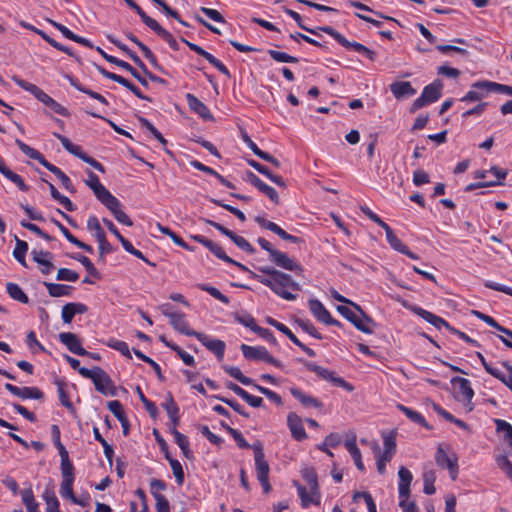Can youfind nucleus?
Segmentation results:
<instances>
[{
    "instance_id": "f3484780",
    "label": "nucleus",
    "mask_w": 512,
    "mask_h": 512,
    "mask_svg": "<svg viewBox=\"0 0 512 512\" xmlns=\"http://www.w3.org/2000/svg\"><path fill=\"white\" fill-rule=\"evenodd\" d=\"M287 425L291 432L292 437L297 441H302L307 438L302 419L294 412H290L287 416Z\"/></svg>"
},
{
    "instance_id": "f8f14e48",
    "label": "nucleus",
    "mask_w": 512,
    "mask_h": 512,
    "mask_svg": "<svg viewBox=\"0 0 512 512\" xmlns=\"http://www.w3.org/2000/svg\"><path fill=\"white\" fill-rule=\"evenodd\" d=\"M59 340L67 349L79 356L88 354V351L82 347V343L78 336L71 332H62L59 334Z\"/></svg>"
},
{
    "instance_id": "393cba45",
    "label": "nucleus",
    "mask_w": 512,
    "mask_h": 512,
    "mask_svg": "<svg viewBox=\"0 0 512 512\" xmlns=\"http://www.w3.org/2000/svg\"><path fill=\"white\" fill-rule=\"evenodd\" d=\"M451 383L457 386V393L462 397V400L470 403L474 396L471 382L466 378L454 377Z\"/></svg>"
},
{
    "instance_id": "69168bd1",
    "label": "nucleus",
    "mask_w": 512,
    "mask_h": 512,
    "mask_svg": "<svg viewBox=\"0 0 512 512\" xmlns=\"http://www.w3.org/2000/svg\"><path fill=\"white\" fill-rule=\"evenodd\" d=\"M79 278L78 273L68 268H60L57 272V280L75 282Z\"/></svg>"
},
{
    "instance_id": "6e6552de",
    "label": "nucleus",
    "mask_w": 512,
    "mask_h": 512,
    "mask_svg": "<svg viewBox=\"0 0 512 512\" xmlns=\"http://www.w3.org/2000/svg\"><path fill=\"white\" fill-rule=\"evenodd\" d=\"M266 322L275 327L277 330L285 334L295 345L300 347L308 356L314 357L316 355L315 351L306 345H304L293 333L292 331L284 324L279 321L273 319L272 317H267Z\"/></svg>"
},
{
    "instance_id": "c9c22d12",
    "label": "nucleus",
    "mask_w": 512,
    "mask_h": 512,
    "mask_svg": "<svg viewBox=\"0 0 512 512\" xmlns=\"http://www.w3.org/2000/svg\"><path fill=\"white\" fill-rule=\"evenodd\" d=\"M161 342H163L167 347L174 350L177 355L180 357V359L184 362L185 365L193 366L195 364L194 357L181 349L178 345L171 343L166 340L165 336H160Z\"/></svg>"
},
{
    "instance_id": "13d9d810",
    "label": "nucleus",
    "mask_w": 512,
    "mask_h": 512,
    "mask_svg": "<svg viewBox=\"0 0 512 512\" xmlns=\"http://www.w3.org/2000/svg\"><path fill=\"white\" fill-rule=\"evenodd\" d=\"M72 258L79 261L85 267L86 271L91 276L99 277L98 270L95 268L94 264L91 262V260L88 257L78 254V255L72 256Z\"/></svg>"
},
{
    "instance_id": "6ab92c4d",
    "label": "nucleus",
    "mask_w": 512,
    "mask_h": 512,
    "mask_svg": "<svg viewBox=\"0 0 512 512\" xmlns=\"http://www.w3.org/2000/svg\"><path fill=\"white\" fill-rule=\"evenodd\" d=\"M247 180L255 186L259 191H261L263 194H265L271 201L274 203L278 202V193L277 191L264 183L258 176H256L252 172H247Z\"/></svg>"
},
{
    "instance_id": "0e129e2a",
    "label": "nucleus",
    "mask_w": 512,
    "mask_h": 512,
    "mask_svg": "<svg viewBox=\"0 0 512 512\" xmlns=\"http://www.w3.org/2000/svg\"><path fill=\"white\" fill-rule=\"evenodd\" d=\"M253 387L256 388L261 394L265 395L269 400L274 402L276 405L282 404V399H281L280 395H278L276 392H274L266 387L260 386L256 383L253 384Z\"/></svg>"
},
{
    "instance_id": "7ed1b4c3",
    "label": "nucleus",
    "mask_w": 512,
    "mask_h": 512,
    "mask_svg": "<svg viewBox=\"0 0 512 512\" xmlns=\"http://www.w3.org/2000/svg\"><path fill=\"white\" fill-rule=\"evenodd\" d=\"M240 349L243 353V356L248 360L264 361L277 368H282L281 362L274 358L263 346H250L247 344H242Z\"/></svg>"
},
{
    "instance_id": "dca6fc26",
    "label": "nucleus",
    "mask_w": 512,
    "mask_h": 512,
    "mask_svg": "<svg viewBox=\"0 0 512 512\" xmlns=\"http://www.w3.org/2000/svg\"><path fill=\"white\" fill-rule=\"evenodd\" d=\"M410 310L413 313H415L416 315L423 318L428 323L435 326L437 329H441V327H445L446 329H448L450 331V329L452 328V326H450L449 323L447 321H445L443 318H441V317H439V316H437L419 306H410Z\"/></svg>"
},
{
    "instance_id": "58836bf2",
    "label": "nucleus",
    "mask_w": 512,
    "mask_h": 512,
    "mask_svg": "<svg viewBox=\"0 0 512 512\" xmlns=\"http://www.w3.org/2000/svg\"><path fill=\"white\" fill-rule=\"evenodd\" d=\"M222 368L227 374H229L231 377H233L234 379H236L243 385H246V386L252 385L253 386V384L255 383L251 378L243 375V373L241 372V370L238 367L229 366V365L225 364L222 366Z\"/></svg>"
},
{
    "instance_id": "39448f33",
    "label": "nucleus",
    "mask_w": 512,
    "mask_h": 512,
    "mask_svg": "<svg viewBox=\"0 0 512 512\" xmlns=\"http://www.w3.org/2000/svg\"><path fill=\"white\" fill-rule=\"evenodd\" d=\"M435 461L438 466L443 468L445 467L449 470L450 477L452 478V480L456 479L458 474V459L456 455H448L447 452L443 449V447L439 446L435 454Z\"/></svg>"
},
{
    "instance_id": "2f4dec72",
    "label": "nucleus",
    "mask_w": 512,
    "mask_h": 512,
    "mask_svg": "<svg viewBox=\"0 0 512 512\" xmlns=\"http://www.w3.org/2000/svg\"><path fill=\"white\" fill-rule=\"evenodd\" d=\"M291 394L305 407L321 408L323 404L313 396L306 395L298 388H291Z\"/></svg>"
},
{
    "instance_id": "0eeeda50",
    "label": "nucleus",
    "mask_w": 512,
    "mask_h": 512,
    "mask_svg": "<svg viewBox=\"0 0 512 512\" xmlns=\"http://www.w3.org/2000/svg\"><path fill=\"white\" fill-rule=\"evenodd\" d=\"M252 449L254 451V460H255V470L257 479L269 477V464L265 460V454L263 445L261 442L254 443L252 445Z\"/></svg>"
},
{
    "instance_id": "1a4fd4ad",
    "label": "nucleus",
    "mask_w": 512,
    "mask_h": 512,
    "mask_svg": "<svg viewBox=\"0 0 512 512\" xmlns=\"http://www.w3.org/2000/svg\"><path fill=\"white\" fill-rule=\"evenodd\" d=\"M270 261L276 266L292 272H302V266L293 258H290L286 253L276 250L270 257Z\"/></svg>"
},
{
    "instance_id": "a878e982",
    "label": "nucleus",
    "mask_w": 512,
    "mask_h": 512,
    "mask_svg": "<svg viewBox=\"0 0 512 512\" xmlns=\"http://www.w3.org/2000/svg\"><path fill=\"white\" fill-rule=\"evenodd\" d=\"M398 477H399V483H398L399 496H402V497L410 496V493H411L410 485L413 480L412 473L404 466H401L398 471Z\"/></svg>"
},
{
    "instance_id": "c03bdc74",
    "label": "nucleus",
    "mask_w": 512,
    "mask_h": 512,
    "mask_svg": "<svg viewBox=\"0 0 512 512\" xmlns=\"http://www.w3.org/2000/svg\"><path fill=\"white\" fill-rule=\"evenodd\" d=\"M309 371L316 373L322 379L332 381L334 373L325 369L315 363L307 362L305 360H299Z\"/></svg>"
},
{
    "instance_id": "72a5a7b5",
    "label": "nucleus",
    "mask_w": 512,
    "mask_h": 512,
    "mask_svg": "<svg viewBox=\"0 0 512 512\" xmlns=\"http://www.w3.org/2000/svg\"><path fill=\"white\" fill-rule=\"evenodd\" d=\"M44 285L51 297L70 296L73 290L71 286L65 284L44 282Z\"/></svg>"
},
{
    "instance_id": "473e14b6",
    "label": "nucleus",
    "mask_w": 512,
    "mask_h": 512,
    "mask_svg": "<svg viewBox=\"0 0 512 512\" xmlns=\"http://www.w3.org/2000/svg\"><path fill=\"white\" fill-rule=\"evenodd\" d=\"M401 412L405 414V416L412 422L419 424L426 429L430 430L431 426L427 423L425 418L420 414L418 411L413 410L407 406H404L402 404H397L396 406Z\"/></svg>"
},
{
    "instance_id": "5701e85b",
    "label": "nucleus",
    "mask_w": 512,
    "mask_h": 512,
    "mask_svg": "<svg viewBox=\"0 0 512 512\" xmlns=\"http://www.w3.org/2000/svg\"><path fill=\"white\" fill-rule=\"evenodd\" d=\"M472 88H479L487 93L497 92L512 96V86L492 82V81H478L472 85Z\"/></svg>"
},
{
    "instance_id": "09e8293b",
    "label": "nucleus",
    "mask_w": 512,
    "mask_h": 512,
    "mask_svg": "<svg viewBox=\"0 0 512 512\" xmlns=\"http://www.w3.org/2000/svg\"><path fill=\"white\" fill-rule=\"evenodd\" d=\"M197 287L202 290V291H205L207 293H209L212 297H214L215 299L219 300L220 302L228 305L230 303V300L229 298L224 295L223 293L220 292V290H218L216 287H213V286H210L208 284H198Z\"/></svg>"
},
{
    "instance_id": "ea45409f",
    "label": "nucleus",
    "mask_w": 512,
    "mask_h": 512,
    "mask_svg": "<svg viewBox=\"0 0 512 512\" xmlns=\"http://www.w3.org/2000/svg\"><path fill=\"white\" fill-rule=\"evenodd\" d=\"M342 46L345 47L346 49L354 50L372 61L376 57V53L374 51L358 42L349 41L346 39V42H344Z\"/></svg>"
},
{
    "instance_id": "aec40b11",
    "label": "nucleus",
    "mask_w": 512,
    "mask_h": 512,
    "mask_svg": "<svg viewBox=\"0 0 512 512\" xmlns=\"http://www.w3.org/2000/svg\"><path fill=\"white\" fill-rule=\"evenodd\" d=\"M145 25L161 37L173 50H178V43L173 35L164 29L155 19L150 18Z\"/></svg>"
},
{
    "instance_id": "603ef678",
    "label": "nucleus",
    "mask_w": 512,
    "mask_h": 512,
    "mask_svg": "<svg viewBox=\"0 0 512 512\" xmlns=\"http://www.w3.org/2000/svg\"><path fill=\"white\" fill-rule=\"evenodd\" d=\"M55 384L57 386V392H58V397H59V400L61 402V404L67 408H71L72 407V403L71 401L69 400V396L66 392V384L63 380H60V379H57L55 381Z\"/></svg>"
},
{
    "instance_id": "8fccbe9b",
    "label": "nucleus",
    "mask_w": 512,
    "mask_h": 512,
    "mask_svg": "<svg viewBox=\"0 0 512 512\" xmlns=\"http://www.w3.org/2000/svg\"><path fill=\"white\" fill-rule=\"evenodd\" d=\"M2 175L4 177H6L8 180H10L11 182H13L21 191H23V192L28 191L29 187L24 182L23 178L20 175H18L17 173H15L12 170H10L9 168H7L2 173Z\"/></svg>"
},
{
    "instance_id": "c756f323",
    "label": "nucleus",
    "mask_w": 512,
    "mask_h": 512,
    "mask_svg": "<svg viewBox=\"0 0 512 512\" xmlns=\"http://www.w3.org/2000/svg\"><path fill=\"white\" fill-rule=\"evenodd\" d=\"M96 198L107 208H113L119 201L114 195H112L108 189L102 184L94 191Z\"/></svg>"
},
{
    "instance_id": "052dcab7",
    "label": "nucleus",
    "mask_w": 512,
    "mask_h": 512,
    "mask_svg": "<svg viewBox=\"0 0 512 512\" xmlns=\"http://www.w3.org/2000/svg\"><path fill=\"white\" fill-rule=\"evenodd\" d=\"M297 324L301 327L303 331L311 335L316 339H322V335L317 331L315 326L311 323V321L307 319H298Z\"/></svg>"
},
{
    "instance_id": "c85d7f7f",
    "label": "nucleus",
    "mask_w": 512,
    "mask_h": 512,
    "mask_svg": "<svg viewBox=\"0 0 512 512\" xmlns=\"http://www.w3.org/2000/svg\"><path fill=\"white\" fill-rule=\"evenodd\" d=\"M443 84L440 80H435L433 83L424 87L421 95L426 99L429 104L436 102L441 97Z\"/></svg>"
},
{
    "instance_id": "a211bd4d",
    "label": "nucleus",
    "mask_w": 512,
    "mask_h": 512,
    "mask_svg": "<svg viewBox=\"0 0 512 512\" xmlns=\"http://www.w3.org/2000/svg\"><path fill=\"white\" fill-rule=\"evenodd\" d=\"M356 440H357L356 434L351 431L346 435V440L344 442V446L350 453L356 467L360 471H363L364 464L362 462L361 452H360L359 448L357 447Z\"/></svg>"
},
{
    "instance_id": "2eb2a0df",
    "label": "nucleus",
    "mask_w": 512,
    "mask_h": 512,
    "mask_svg": "<svg viewBox=\"0 0 512 512\" xmlns=\"http://www.w3.org/2000/svg\"><path fill=\"white\" fill-rule=\"evenodd\" d=\"M31 256L33 261H35L38 265L41 266V272L43 274H50L55 269V266L51 261V259L53 258L51 252L33 249L31 251Z\"/></svg>"
},
{
    "instance_id": "4d7b16f0",
    "label": "nucleus",
    "mask_w": 512,
    "mask_h": 512,
    "mask_svg": "<svg viewBox=\"0 0 512 512\" xmlns=\"http://www.w3.org/2000/svg\"><path fill=\"white\" fill-rule=\"evenodd\" d=\"M61 475L62 480H75L74 466L69 459L61 461Z\"/></svg>"
},
{
    "instance_id": "864d4df0",
    "label": "nucleus",
    "mask_w": 512,
    "mask_h": 512,
    "mask_svg": "<svg viewBox=\"0 0 512 512\" xmlns=\"http://www.w3.org/2000/svg\"><path fill=\"white\" fill-rule=\"evenodd\" d=\"M142 127L148 129L151 134L164 146L167 145V140L163 137V135L155 128V126L146 118L139 117L138 118Z\"/></svg>"
},
{
    "instance_id": "a18cd8bd",
    "label": "nucleus",
    "mask_w": 512,
    "mask_h": 512,
    "mask_svg": "<svg viewBox=\"0 0 512 512\" xmlns=\"http://www.w3.org/2000/svg\"><path fill=\"white\" fill-rule=\"evenodd\" d=\"M381 228L384 229L386 234V240L389 243V245L396 251L401 252L403 248L405 247V244L395 235L391 227L385 223Z\"/></svg>"
},
{
    "instance_id": "4468645a",
    "label": "nucleus",
    "mask_w": 512,
    "mask_h": 512,
    "mask_svg": "<svg viewBox=\"0 0 512 512\" xmlns=\"http://www.w3.org/2000/svg\"><path fill=\"white\" fill-rule=\"evenodd\" d=\"M5 389L11 394L22 399H42L43 393L36 387H18L10 383L5 384Z\"/></svg>"
},
{
    "instance_id": "ddd939ff",
    "label": "nucleus",
    "mask_w": 512,
    "mask_h": 512,
    "mask_svg": "<svg viewBox=\"0 0 512 512\" xmlns=\"http://www.w3.org/2000/svg\"><path fill=\"white\" fill-rule=\"evenodd\" d=\"M96 50L102 55V57L112 63V64H115L116 66L118 67H121L122 69L128 71L131 73V75L137 79L143 86L147 87L148 86V82L147 80L142 77L135 68H133L128 62H125L123 60H120L114 56H111L109 54H107L106 52H104L100 47H97Z\"/></svg>"
},
{
    "instance_id": "4be33fe9",
    "label": "nucleus",
    "mask_w": 512,
    "mask_h": 512,
    "mask_svg": "<svg viewBox=\"0 0 512 512\" xmlns=\"http://www.w3.org/2000/svg\"><path fill=\"white\" fill-rule=\"evenodd\" d=\"M186 100H187L190 110L195 112L201 118H203L205 120L213 119V116H212L210 110L208 109V107L202 101H200L196 96L188 93L186 95Z\"/></svg>"
},
{
    "instance_id": "e2e57ef3",
    "label": "nucleus",
    "mask_w": 512,
    "mask_h": 512,
    "mask_svg": "<svg viewBox=\"0 0 512 512\" xmlns=\"http://www.w3.org/2000/svg\"><path fill=\"white\" fill-rule=\"evenodd\" d=\"M87 228L89 231L95 232L94 236L96 239L105 235L100 222L96 216H90L87 220Z\"/></svg>"
},
{
    "instance_id": "f03ea898",
    "label": "nucleus",
    "mask_w": 512,
    "mask_h": 512,
    "mask_svg": "<svg viewBox=\"0 0 512 512\" xmlns=\"http://www.w3.org/2000/svg\"><path fill=\"white\" fill-rule=\"evenodd\" d=\"M81 376L91 379L95 389L105 396H116L117 388L111 377L100 367L79 369Z\"/></svg>"
},
{
    "instance_id": "774afa93",
    "label": "nucleus",
    "mask_w": 512,
    "mask_h": 512,
    "mask_svg": "<svg viewBox=\"0 0 512 512\" xmlns=\"http://www.w3.org/2000/svg\"><path fill=\"white\" fill-rule=\"evenodd\" d=\"M410 496L402 497L399 496V506L403 512H418L416 503L409 499Z\"/></svg>"
},
{
    "instance_id": "a19ab883",
    "label": "nucleus",
    "mask_w": 512,
    "mask_h": 512,
    "mask_svg": "<svg viewBox=\"0 0 512 512\" xmlns=\"http://www.w3.org/2000/svg\"><path fill=\"white\" fill-rule=\"evenodd\" d=\"M15 240L16 246L13 250V256L23 267H27L25 256L28 251V244L27 242L20 240L17 237H15Z\"/></svg>"
},
{
    "instance_id": "412c9836",
    "label": "nucleus",
    "mask_w": 512,
    "mask_h": 512,
    "mask_svg": "<svg viewBox=\"0 0 512 512\" xmlns=\"http://www.w3.org/2000/svg\"><path fill=\"white\" fill-rule=\"evenodd\" d=\"M88 310L87 306L80 302H70L62 307L61 317L64 323L70 324L77 314H84Z\"/></svg>"
},
{
    "instance_id": "9b49d317",
    "label": "nucleus",
    "mask_w": 512,
    "mask_h": 512,
    "mask_svg": "<svg viewBox=\"0 0 512 512\" xmlns=\"http://www.w3.org/2000/svg\"><path fill=\"white\" fill-rule=\"evenodd\" d=\"M196 338L203 346L214 353L219 361L223 360L226 347L224 341L219 339H210L207 335L200 332L196 335Z\"/></svg>"
},
{
    "instance_id": "423d86ee",
    "label": "nucleus",
    "mask_w": 512,
    "mask_h": 512,
    "mask_svg": "<svg viewBox=\"0 0 512 512\" xmlns=\"http://www.w3.org/2000/svg\"><path fill=\"white\" fill-rule=\"evenodd\" d=\"M309 309L313 316L320 322L333 325V326H341V323L332 318L330 312L324 307V305L317 299L309 300Z\"/></svg>"
},
{
    "instance_id": "37998d69",
    "label": "nucleus",
    "mask_w": 512,
    "mask_h": 512,
    "mask_svg": "<svg viewBox=\"0 0 512 512\" xmlns=\"http://www.w3.org/2000/svg\"><path fill=\"white\" fill-rule=\"evenodd\" d=\"M436 480V473L433 469H425L423 472V492L427 495L435 493L436 489L434 486Z\"/></svg>"
},
{
    "instance_id": "bf43d9fd",
    "label": "nucleus",
    "mask_w": 512,
    "mask_h": 512,
    "mask_svg": "<svg viewBox=\"0 0 512 512\" xmlns=\"http://www.w3.org/2000/svg\"><path fill=\"white\" fill-rule=\"evenodd\" d=\"M136 392L139 396L140 401L144 404V406H145L147 412L150 414V416L153 418L156 417L158 414L157 406L145 397V395L143 394V392L139 386L136 387Z\"/></svg>"
},
{
    "instance_id": "b1692460",
    "label": "nucleus",
    "mask_w": 512,
    "mask_h": 512,
    "mask_svg": "<svg viewBox=\"0 0 512 512\" xmlns=\"http://www.w3.org/2000/svg\"><path fill=\"white\" fill-rule=\"evenodd\" d=\"M170 323L175 330L186 336L196 337V335L199 333L189 327V324L186 321L185 315L183 313L170 315Z\"/></svg>"
},
{
    "instance_id": "79ce46f5",
    "label": "nucleus",
    "mask_w": 512,
    "mask_h": 512,
    "mask_svg": "<svg viewBox=\"0 0 512 512\" xmlns=\"http://www.w3.org/2000/svg\"><path fill=\"white\" fill-rule=\"evenodd\" d=\"M6 290L12 299L19 301L20 303L23 304L28 303V296L24 293V291L18 284L11 282L7 283Z\"/></svg>"
},
{
    "instance_id": "49530a36",
    "label": "nucleus",
    "mask_w": 512,
    "mask_h": 512,
    "mask_svg": "<svg viewBox=\"0 0 512 512\" xmlns=\"http://www.w3.org/2000/svg\"><path fill=\"white\" fill-rule=\"evenodd\" d=\"M108 210L113 214V216L119 223L129 227L133 225V222L130 219V217L121 209L120 201H117V204L113 206V208H109Z\"/></svg>"
},
{
    "instance_id": "5fc2aeb1",
    "label": "nucleus",
    "mask_w": 512,
    "mask_h": 512,
    "mask_svg": "<svg viewBox=\"0 0 512 512\" xmlns=\"http://www.w3.org/2000/svg\"><path fill=\"white\" fill-rule=\"evenodd\" d=\"M384 454L393 456L396 451V438L392 433H385L383 435Z\"/></svg>"
},
{
    "instance_id": "7c9ffc66",
    "label": "nucleus",
    "mask_w": 512,
    "mask_h": 512,
    "mask_svg": "<svg viewBox=\"0 0 512 512\" xmlns=\"http://www.w3.org/2000/svg\"><path fill=\"white\" fill-rule=\"evenodd\" d=\"M43 166L50 172H52L61 181L62 185L66 190H68L71 193L75 192V188L72 185L70 178L60 168L51 164L48 161H46Z\"/></svg>"
},
{
    "instance_id": "e433bc0d",
    "label": "nucleus",
    "mask_w": 512,
    "mask_h": 512,
    "mask_svg": "<svg viewBox=\"0 0 512 512\" xmlns=\"http://www.w3.org/2000/svg\"><path fill=\"white\" fill-rule=\"evenodd\" d=\"M15 143L18 146V148L21 150V152L24 153L29 158L39 161V163L42 165H44V163L47 161L39 151L30 147L23 141L16 139Z\"/></svg>"
},
{
    "instance_id": "3c124183",
    "label": "nucleus",
    "mask_w": 512,
    "mask_h": 512,
    "mask_svg": "<svg viewBox=\"0 0 512 512\" xmlns=\"http://www.w3.org/2000/svg\"><path fill=\"white\" fill-rule=\"evenodd\" d=\"M267 53L273 60L280 62V63H297L298 62V59L296 57L291 56L285 52H280L277 50L270 49V50H268Z\"/></svg>"
},
{
    "instance_id": "f257e3e1",
    "label": "nucleus",
    "mask_w": 512,
    "mask_h": 512,
    "mask_svg": "<svg viewBox=\"0 0 512 512\" xmlns=\"http://www.w3.org/2000/svg\"><path fill=\"white\" fill-rule=\"evenodd\" d=\"M258 271L265 274V276L253 273L255 280L269 287L275 294L285 300L293 301L296 299V294L293 292L299 291L300 285L290 275L269 266L259 267Z\"/></svg>"
},
{
    "instance_id": "4c0bfd02",
    "label": "nucleus",
    "mask_w": 512,
    "mask_h": 512,
    "mask_svg": "<svg viewBox=\"0 0 512 512\" xmlns=\"http://www.w3.org/2000/svg\"><path fill=\"white\" fill-rule=\"evenodd\" d=\"M20 494L27 512H40L39 504L36 502L31 488L22 490Z\"/></svg>"
},
{
    "instance_id": "9d476101",
    "label": "nucleus",
    "mask_w": 512,
    "mask_h": 512,
    "mask_svg": "<svg viewBox=\"0 0 512 512\" xmlns=\"http://www.w3.org/2000/svg\"><path fill=\"white\" fill-rule=\"evenodd\" d=\"M13 82L24 89L25 91L31 93L36 99H38L40 102H42L44 105H48L49 101L52 99L47 93H45L42 89H40L35 84H32L30 82H27L23 79H21L18 76L12 77Z\"/></svg>"
},
{
    "instance_id": "20e7f679",
    "label": "nucleus",
    "mask_w": 512,
    "mask_h": 512,
    "mask_svg": "<svg viewBox=\"0 0 512 512\" xmlns=\"http://www.w3.org/2000/svg\"><path fill=\"white\" fill-rule=\"evenodd\" d=\"M191 238L194 241H196V242L202 244L203 246H205L207 249H209L217 258H219V259H221V260H223V261H225V262H227L229 264H233V265L239 267L242 270H247V268L243 264H241V263L233 260L232 258H230L225 253V251L223 250V248L220 245L214 243L213 241L207 239L206 237H204L202 235H193V236H191Z\"/></svg>"
},
{
    "instance_id": "6e6d98bb",
    "label": "nucleus",
    "mask_w": 512,
    "mask_h": 512,
    "mask_svg": "<svg viewBox=\"0 0 512 512\" xmlns=\"http://www.w3.org/2000/svg\"><path fill=\"white\" fill-rule=\"evenodd\" d=\"M303 478L309 485L310 489H312V494L317 496L318 481L316 472L313 469H306L303 473Z\"/></svg>"
},
{
    "instance_id": "cd10ccee",
    "label": "nucleus",
    "mask_w": 512,
    "mask_h": 512,
    "mask_svg": "<svg viewBox=\"0 0 512 512\" xmlns=\"http://www.w3.org/2000/svg\"><path fill=\"white\" fill-rule=\"evenodd\" d=\"M297 486V492L301 499V506L303 508H308L310 505H319L320 504V493L319 490H317V496L312 494V489L308 491L306 487L296 484Z\"/></svg>"
},
{
    "instance_id": "680f3d73",
    "label": "nucleus",
    "mask_w": 512,
    "mask_h": 512,
    "mask_svg": "<svg viewBox=\"0 0 512 512\" xmlns=\"http://www.w3.org/2000/svg\"><path fill=\"white\" fill-rule=\"evenodd\" d=\"M230 239L239 247L241 250L253 254L255 252V249L253 246L242 236L236 235L234 232L232 234V237Z\"/></svg>"
},
{
    "instance_id": "bb28decb",
    "label": "nucleus",
    "mask_w": 512,
    "mask_h": 512,
    "mask_svg": "<svg viewBox=\"0 0 512 512\" xmlns=\"http://www.w3.org/2000/svg\"><path fill=\"white\" fill-rule=\"evenodd\" d=\"M390 90L396 99H401L416 94V89H414L411 83L407 81L393 82L390 85Z\"/></svg>"
},
{
    "instance_id": "de8ad7c7",
    "label": "nucleus",
    "mask_w": 512,
    "mask_h": 512,
    "mask_svg": "<svg viewBox=\"0 0 512 512\" xmlns=\"http://www.w3.org/2000/svg\"><path fill=\"white\" fill-rule=\"evenodd\" d=\"M93 434H94L95 440H97L100 443V445H102L106 459L111 463L112 457L114 455V450H113L112 446L110 444H108V442L102 437V435L97 427L93 428Z\"/></svg>"
},
{
    "instance_id": "f704fd0d",
    "label": "nucleus",
    "mask_w": 512,
    "mask_h": 512,
    "mask_svg": "<svg viewBox=\"0 0 512 512\" xmlns=\"http://www.w3.org/2000/svg\"><path fill=\"white\" fill-rule=\"evenodd\" d=\"M162 406L166 410L170 420L173 423V426H177L179 424V408L170 393L168 394L167 399L162 404Z\"/></svg>"
},
{
    "instance_id": "338daca9",
    "label": "nucleus",
    "mask_w": 512,
    "mask_h": 512,
    "mask_svg": "<svg viewBox=\"0 0 512 512\" xmlns=\"http://www.w3.org/2000/svg\"><path fill=\"white\" fill-rule=\"evenodd\" d=\"M108 346L119 351L122 355L128 357V358H131V353H130V349H129V346L126 342L124 341H119V340H111L109 343H108Z\"/></svg>"
}]
</instances>
